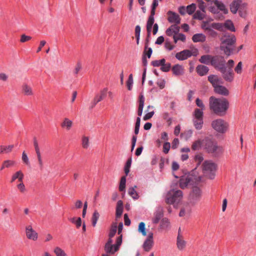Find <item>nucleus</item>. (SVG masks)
I'll list each match as a JSON object with an SVG mask.
<instances>
[{"mask_svg":"<svg viewBox=\"0 0 256 256\" xmlns=\"http://www.w3.org/2000/svg\"><path fill=\"white\" fill-rule=\"evenodd\" d=\"M36 154L37 156V158L39 166L40 168H42L43 166V162L41 156V154L40 151L36 152Z\"/></svg>","mask_w":256,"mask_h":256,"instance_id":"e2e57ef3","label":"nucleus"},{"mask_svg":"<svg viewBox=\"0 0 256 256\" xmlns=\"http://www.w3.org/2000/svg\"><path fill=\"white\" fill-rule=\"evenodd\" d=\"M214 4L218 7V11H222L224 14H227L228 13V10L226 8V6L222 2L216 0Z\"/></svg>","mask_w":256,"mask_h":256,"instance_id":"a878e982","label":"nucleus"},{"mask_svg":"<svg viewBox=\"0 0 256 256\" xmlns=\"http://www.w3.org/2000/svg\"><path fill=\"white\" fill-rule=\"evenodd\" d=\"M220 49L228 56L234 52L236 38L233 34H226L220 38Z\"/></svg>","mask_w":256,"mask_h":256,"instance_id":"f03ea898","label":"nucleus"},{"mask_svg":"<svg viewBox=\"0 0 256 256\" xmlns=\"http://www.w3.org/2000/svg\"><path fill=\"white\" fill-rule=\"evenodd\" d=\"M179 31L180 27L176 24H173L166 30V33L168 36H172L178 34Z\"/></svg>","mask_w":256,"mask_h":256,"instance_id":"f3484780","label":"nucleus"},{"mask_svg":"<svg viewBox=\"0 0 256 256\" xmlns=\"http://www.w3.org/2000/svg\"><path fill=\"white\" fill-rule=\"evenodd\" d=\"M202 146V141L198 140L193 142L192 146V148L194 150H198Z\"/></svg>","mask_w":256,"mask_h":256,"instance_id":"c03bdc74","label":"nucleus"},{"mask_svg":"<svg viewBox=\"0 0 256 256\" xmlns=\"http://www.w3.org/2000/svg\"><path fill=\"white\" fill-rule=\"evenodd\" d=\"M208 80L212 84L214 88L217 86L222 84L223 83L221 78L214 74L209 76H208Z\"/></svg>","mask_w":256,"mask_h":256,"instance_id":"2eb2a0df","label":"nucleus"},{"mask_svg":"<svg viewBox=\"0 0 256 256\" xmlns=\"http://www.w3.org/2000/svg\"><path fill=\"white\" fill-rule=\"evenodd\" d=\"M72 125L73 122L72 120L67 118H64L63 121L60 124L62 128L66 130H70L72 128Z\"/></svg>","mask_w":256,"mask_h":256,"instance_id":"5701e85b","label":"nucleus"},{"mask_svg":"<svg viewBox=\"0 0 256 256\" xmlns=\"http://www.w3.org/2000/svg\"><path fill=\"white\" fill-rule=\"evenodd\" d=\"M54 252L56 256H67L64 251L59 247H56Z\"/></svg>","mask_w":256,"mask_h":256,"instance_id":"3c124183","label":"nucleus"},{"mask_svg":"<svg viewBox=\"0 0 256 256\" xmlns=\"http://www.w3.org/2000/svg\"><path fill=\"white\" fill-rule=\"evenodd\" d=\"M194 118L203 119V112L202 110L196 108L194 112Z\"/></svg>","mask_w":256,"mask_h":256,"instance_id":"09e8293b","label":"nucleus"},{"mask_svg":"<svg viewBox=\"0 0 256 256\" xmlns=\"http://www.w3.org/2000/svg\"><path fill=\"white\" fill-rule=\"evenodd\" d=\"M14 148V145H9L8 146H0V154H8Z\"/></svg>","mask_w":256,"mask_h":256,"instance_id":"e433bc0d","label":"nucleus"},{"mask_svg":"<svg viewBox=\"0 0 256 256\" xmlns=\"http://www.w3.org/2000/svg\"><path fill=\"white\" fill-rule=\"evenodd\" d=\"M22 92L24 96H30L34 94L32 88L26 84L22 85Z\"/></svg>","mask_w":256,"mask_h":256,"instance_id":"aec40b11","label":"nucleus"},{"mask_svg":"<svg viewBox=\"0 0 256 256\" xmlns=\"http://www.w3.org/2000/svg\"><path fill=\"white\" fill-rule=\"evenodd\" d=\"M22 160L24 162V163L27 166L30 165V164L29 160H28V158L26 153L25 152H22Z\"/></svg>","mask_w":256,"mask_h":256,"instance_id":"0e129e2a","label":"nucleus"},{"mask_svg":"<svg viewBox=\"0 0 256 256\" xmlns=\"http://www.w3.org/2000/svg\"><path fill=\"white\" fill-rule=\"evenodd\" d=\"M148 47V44H145V48H144V52L143 56H146L148 58H150L151 56L152 50V48H148V50H146Z\"/></svg>","mask_w":256,"mask_h":256,"instance_id":"5fc2aeb1","label":"nucleus"},{"mask_svg":"<svg viewBox=\"0 0 256 256\" xmlns=\"http://www.w3.org/2000/svg\"><path fill=\"white\" fill-rule=\"evenodd\" d=\"M193 122L196 130L202 129L203 125V119L202 118H194Z\"/></svg>","mask_w":256,"mask_h":256,"instance_id":"4c0bfd02","label":"nucleus"},{"mask_svg":"<svg viewBox=\"0 0 256 256\" xmlns=\"http://www.w3.org/2000/svg\"><path fill=\"white\" fill-rule=\"evenodd\" d=\"M32 39V37L28 36H26L24 34H23L21 36V38L20 39V42H28Z\"/></svg>","mask_w":256,"mask_h":256,"instance_id":"774afa93","label":"nucleus"},{"mask_svg":"<svg viewBox=\"0 0 256 256\" xmlns=\"http://www.w3.org/2000/svg\"><path fill=\"white\" fill-rule=\"evenodd\" d=\"M163 216L162 208H158L156 212L154 213V216L152 218V222L154 224H158L160 221V219Z\"/></svg>","mask_w":256,"mask_h":256,"instance_id":"4be33fe9","label":"nucleus"},{"mask_svg":"<svg viewBox=\"0 0 256 256\" xmlns=\"http://www.w3.org/2000/svg\"><path fill=\"white\" fill-rule=\"evenodd\" d=\"M208 68L204 65L200 64L196 68V71L200 76L206 75L208 73Z\"/></svg>","mask_w":256,"mask_h":256,"instance_id":"b1692460","label":"nucleus"},{"mask_svg":"<svg viewBox=\"0 0 256 256\" xmlns=\"http://www.w3.org/2000/svg\"><path fill=\"white\" fill-rule=\"evenodd\" d=\"M70 220L73 224H75L76 228H78L82 225V220L81 218H72L70 219Z\"/></svg>","mask_w":256,"mask_h":256,"instance_id":"37998d69","label":"nucleus"},{"mask_svg":"<svg viewBox=\"0 0 256 256\" xmlns=\"http://www.w3.org/2000/svg\"><path fill=\"white\" fill-rule=\"evenodd\" d=\"M108 88H104L101 90L100 94H97L94 98L92 102L91 108H92L98 102L102 101L106 96Z\"/></svg>","mask_w":256,"mask_h":256,"instance_id":"ddd939ff","label":"nucleus"},{"mask_svg":"<svg viewBox=\"0 0 256 256\" xmlns=\"http://www.w3.org/2000/svg\"><path fill=\"white\" fill-rule=\"evenodd\" d=\"M144 98L142 95H140L139 98V105L138 110V114L140 116L142 114L143 108L144 106Z\"/></svg>","mask_w":256,"mask_h":256,"instance_id":"bb28decb","label":"nucleus"},{"mask_svg":"<svg viewBox=\"0 0 256 256\" xmlns=\"http://www.w3.org/2000/svg\"><path fill=\"white\" fill-rule=\"evenodd\" d=\"M202 146L206 152L214 157L220 156L224 152V148L218 145L217 142L212 138H205L202 140Z\"/></svg>","mask_w":256,"mask_h":256,"instance_id":"7ed1b4c3","label":"nucleus"},{"mask_svg":"<svg viewBox=\"0 0 256 256\" xmlns=\"http://www.w3.org/2000/svg\"><path fill=\"white\" fill-rule=\"evenodd\" d=\"M212 128L217 132L224 134L225 133L228 126L227 122L221 118H218L212 122Z\"/></svg>","mask_w":256,"mask_h":256,"instance_id":"1a4fd4ad","label":"nucleus"},{"mask_svg":"<svg viewBox=\"0 0 256 256\" xmlns=\"http://www.w3.org/2000/svg\"><path fill=\"white\" fill-rule=\"evenodd\" d=\"M228 107L229 102L226 98L210 97V108L215 114L219 116H224Z\"/></svg>","mask_w":256,"mask_h":256,"instance_id":"f257e3e1","label":"nucleus"},{"mask_svg":"<svg viewBox=\"0 0 256 256\" xmlns=\"http://www.w3.org/2000/svg\"><path fill=\"white\" fill-rule=\"evenodd\" d=\"M170 148V142H166L164 144L163 146V152L164 154H168Z\"/></svg>","mask_w":256,"mask_h":256,"instance_id":"69168bd1","label":"nucleus"},{"mask_svg":"<svg viewBox=\"0 0 256 256\" xmlns=\"http://www.w3.org/2000/svg\"><path fill=\"white\" fill-rule=\"evenodd\" d=\"M213 57L214 56L209 54L203 55L200 57L199 61L202 64L212 65Z\"/></svg>","mask_w":256,"mask_h":256,"instance_id":"393cba45","label":"nucleus"},{"mask_svg":"<svg viewBox=\"0 0 256 256\" xmlns=\"http://www.w3.org/2000/svg\"><path fill=\"white\" fill-rule=\"evenodd\" d=\"M191 212V206L188 204H186L182 208L179 213L180 216H184L186 214H189Z\"/></svg>","mask_w":256,"mask_h":256,"instance_id":"473e14b6","label":"nucleus"},{"mask_svg":"<svg viewBox=\"0 0 256 256\" xmlns=\"http://www.w3.org/2000/svg\"><path fill=\"white\" fill-rule=\"evenodd\" d=\"M117 228H118V226H117V224L116 222L112 224L110 229L109 234H108L109 237H114V236L115 235V234L116 232Z\"/></svg>","mask_w":256,"mask_h":256,"instance_id":"a18cd8bd","label":"nucleus"},{"mask_svg":"<svg viewBox=\"0 0 256 256\" xmlns=\"http://www.w3.org/2000/svg\"><path fill=\"white\" fill-rule=\"evenodd\" d=\"M220 72L222 73V76L226 81L232 82L234 80V73L232 69L227 68L226 66Z\"/></svg>","mask_w":256,"mask_h":256,"instance_id":"f8f14e48","label":"nucleus"},{"mask_svg":"<svg viewBox=\"0 0 256 256\" xmlns=\"http://www.w3.org/2000/svg\"><path fill=\"white\" fill-rule=\"evenodd\" d=\"M123 212V202L122 200H118L117 202L116 208V216L117 218L120 217Z\"/></svg>","mask_w":256,"mask_h":256,"instance_id":"c85d7f7f","label":"nucleus"},{"mask_svg":"<svg viewBox=\"0 0 256 256\" xmlns=\"http://www.w3.org/2000/svg\"><path fill=\"white\" fill-rule=\"evenodd\" d=\"M172 71L175 76H179L182 75L184 72V67L180 64H176L172 68Z\"/></svg>","mask_w":256,"mask_h":256,"instance_id":"412c9836","label":"nucleus"},{"mask_svg":"<svg viewBox=\"0 0 256 256\" xmlns=\"http://www.w3.org/2000/svg\"><path fill=\"white\" fill-rule=\"evenodd\" d=\"M208 10L214 14H218V7L216 6L215 5L212 6H209V4L208 6Z\"/></svg>","mask_w":256,"mask_h":256,"instance_id":"680f3d73","label":"nucleus"},{"mask_svg":"<svg viewBox=\"0 0 256 256\" xmlns=\"http://www.w3.org/2000/svg\"><path fill=\"white\" fill-rule=\"evenodd\" d=\"M153 244V240H146L143 244L142 246L145 251L149 252L152 249Z\"/></svg>","mask_w":256,"mask_h":256,"instance_id":"2f4dec72","label":"nucleus"},{"mask_svg":"<svg viewBox=\"0 0 256 256\" xmlns=\"http://www.w3.org/2000/svg\"><path fill=\"white\" fill-rule=\"evenodd\" d=\"M136 188V186H135L134 187L130 188L128 190V194L134 200H137L139 198L138 194L135 190V188Z\"/></svg>","mask_w":256,"mask_h":256,"instance_id":"72a5a7b5","label":"nucleus"},{"mask_svg":"<svg viewBox=\"0 0 256 256\" xmlns=\"http://www.w3.org/2000/svg\"><path fill=\"white\" fill-rule=\"evenodd\" d=\"M133 84V78H132V74H130L128 76V78L126 82V86L128 88V89L129 90H130L132 88Z\"/></svg>","mask_w":256,"mask_h":256,"instance_id":"4d7b16f0","label":"nucleus"},{"mask_svg":"<svg viewBox=\"0 0 256 256\" xmlns=\"http://www.w3.org/2000/svg\"><path fill=\"white\" fill-rule=\"evenodd\" d=\"M26 234L28 239L34 241L36 240L38 238V233L32 228L30 225L26 226Z\"/></svg>","mask_w":256,"mask_h":256,"instance_id":"4468645a","label":"nucleus"},{"mask_svg":"<svg viewBox=\"0 0 256 256\" xmlns=\"http://www.w3.org/2000/svg\"><path fill=\"white\" fill-rule=\"evenodd\" d=\"M223 25L224 26V28H226L232 32H235L234 26L231 20H226L224 24H223Z\"/></svg>","mask_w":256,"mask_h":256,"instance_id":"ea45409f","label":"nucleus"},{"mask_svg":"<svg viewBox=\"0 0 256 256\" xmlns=\"http://www.w3.org/2000/svg\"><path fill=\"white\" fill-rule=\"evenodd\" d=\"M196 9V5L194 4H192L190 5H188L186 7V12L189 14H192L194 13Z\"/></svg>","mask_w":256,"mask_h":256,"instance_id":"864d4df0","label":"nucleus"},{"mask_svg":"<svg viewBox=\"0 0 256 256\" xmlns=\"http://www.w3.org/2000/svg\"><path fill=\"white\" fill-rule=\"evenodd\" d=\"M204 175L210 179H214L217 170V165L212 160L204 161L202 166Z\"/></svg>","mask_w":256,"mask_h":256,"instance_id":"423d86ee","label":"nucleus"},{"mask_svg":"<svg viewBox=\"0 0 256 256\" xmlns=\"http://www.w3.org/2000/svg\"><path fill=\"white\" fill-rule=\"evenodd\" d=\"M230 12L233 14L238 12L240 17L245 18L248 14V5L246 2H242V0H234L230 5Z\"/></svg>","mask_w":256,"mask_h":256,"instance_id":"20e7f679","label":"nucleus"},{"mask_svg":"<svg viewBox=\"0 0 256 256\" xmlns=\"http://www.w3.org/2000/svg\"><path fill=\"white\" fill-rule=\"evenodd\" d=\"M201 180V177L196 175V170H192L188 176H184L180 180V186L182 188H185L188 186L198 184Z\"/></svg>","mask_w":256,"mask_h":256,"instance_id":"39448f33","label":"nucleus"},{"mask_svg":"<svg viewBox=\"0 0 256 256\" xmlns=\"http://www.w3.org/2000/svg\"><path fill=\"white\" fill-rule=\"evenodd\" d=\"M104 250L107 254H114L118 250H116V246L114 245H105Z\"/></svg>","mask_w":256,"mask_h":256,"instance_id":"c9c22d12","label":"nucleus"},{"mask_svg":"<svg viewBox=\"0 0 256 256\" xmlns=\"http://www.w3.org/2000/svg\"><path fill=\"white\" fill-rule=\"evenodd\" d=\"M196 2H198V7L200 10L202 12H206V6L202 0H196Z\"/></svg>","mask_w":256,"mask_h":256,"instance_id":"13d9d810","label":"nucleus"},{"mask_svg":"<svg viewBox=\"0 0 256 256\" xmlns=\"http://www.w3.org/2000/svg\"><path fill=\"white\" fill-rule=\"evenodd\" d=\"M206 36L202 34H195L192 36V40L194 42H204L206 40Z\"/></svg>","mask_w":256,"mask_h":256,"instance_id":"cd10ccee","label":"nucleus"},{"mask_svg":"<svg viewBox=\"0 0 256 256\" xmlns=\"http://www.w3.org/2000/svg\"><path fill=\"white\" fill-rule=\"evenodd\" d=\"M132 158H128L126 162V164L124 166V172L127 176L130 172V169L132 164Z\"/></svg>","mask_w":256,"mask_h":256,"instance_id":"603ef678","label":"nucleus"},{"mask_svg":"<svg viewBox=\"0 0 256 256\" xmlns=\"http://www.w3.org/2000/svg\"><path fill=\"white\" fill-rule=\"evenodd\" d=\"M211 27L212 28L217 30L220 31L223 30L224 28V26L223 25V24L222 23H212L211 24Z\"/></svg>","mask_w":256,"mask_h":256,"instance_id":"de8ad7c7","label":"nucleus"},{"mask_svg":"<svg viewBox=\"0 0 256 256\" xmlns=\"http://www.w3.org/2000/svg\"><path fill=\"white\" fill-rule=\"evenodd\" d=\"M162 118L165 120L168 124V126H170L172 123V118L170 116V114L168 112H164L162 114Z\"/></svg>","mask_w":256,"mask_h":256,"instance_id":"8fccbe9b","label":"nucleus"},{"mask_svg":"<svg viewBox=\"0 0 256 256\" xmlns=\"http://www.w3.org/2000/svg\"><path fill=\"white\" fill-rule=\"evenodd\" d=\"M214 92L220 95L227 96L229 94L228 90L224 86L220 84L214 88Z\"/></svg>","mask_w":256,"mask_h":256,"instance_id":"6ab92c4d","label":"nucleus"},{"mask_svg":"<svg viewBox=\"0 0 256 256\" xmlns=\"http://www.w3.org/2000/svg\"><path fill=\"white\" fill-rule=\"evenodd\" d=\"M202 196V191L198 186H193L188 196V204L190 206H194L198 204Z\"/></svg>","mask_w":256,"mask_h":256,"instance_id":"6e6552de","label":"nucleus"},{"mask_svg":"<svg viewBox=\"0 0 256 256\" xmlns=\"http://www.w3.org/2000/svg\"><path fill=\"white\" fill-rule=\"evenodd\" d=\"M183 198L182 192L180 190L172 189L166 194V202L168 204H178Z\"/></svg>","mask_w":256,"mask_h":256,"instance_id":"0eeeda50","label":"nucleus"},{"mask_svg":"<svg viewBox=\"0 0 256 256\" xmlns=\"http://www.w3.org/2000/svg\"><path fill=\"white\" fill-rule=\"evenodd\" d=\"M100 214L99 213L96 211H94L93 213L92 218V226L94 227H95L96 226V224L97 223V222L99 218Z\"/></svg>","mask_w":256,"mask_h":256,"instance_id":"a19ab883","label":"nucleus"},{"mask_svg":"<svg viewBox=\"0 0 256 256\" xmlns=\"http://www.w3.org/2000/svg\"><path fill=\"white\" fill-rule=\"evenodd\" d=\"M168 20L171 23H174V24L178 25L180 22V18L176 12L169 11L168 12Z\"/></svg>","mask_w":256,"mask_h":256,"instance_id":"dca6fc26","label":"nucleus"},{"mask_svg":"<svg viewBox=\"0 0 256 256\" xmlns=\"http://www.w3.org/2000/svg\"><path fill=\"white\" fill-rule=\"evenodd\" d=\"M15 164V162L12 160H4L0 168V170H3L4 168H8L14 166Z\"/></svg>","mask_w":256,"mask_h":256,"instance_id":"f704fd0d","label":"nucleus"},{"mask_svg":"<svg viewBox=\"0 0 256 256\" xmlns=\"http://www.w3.org/2000/svg\"><path fill=\"white\" fill-rule=\"evenodd\" d=\"M17 188L22 193H24L26 191L25 186L22 181L17 185Z\"/></svg>","mask_w":256,"mask_h":256,"instance_id":"338daca9","label":"nucleus"},{"mask_svg":"<svg viewBox=\"0 0 256 256\" xmlns=\"http://www.w3.org/2000/svg\"><path fill=\"white\" fill-rule=\"evenodd\" d=\"M224 57L220 56H214L212 65L219 71L226 67Z\"/></svg>","mask_w":256,"mask_h":256,"instance_id":"9b49d317","label":"nucleus"},{"mask_svg":"<svg viewBox=\"0 0 256 256\" xmlns=\"http://www.w3.org/2000/svg\"><path fill=\"white\" fill-rule=\"evenodd\" d=\"M24 177V175L22 172L21 170H18L12 175L11 182H14L16 179H18L20 182H22V181Z\"/></svg>","mask_w":256,"mask_h":256,"instance_id":"c756f323","label":"nucleus"},{"mask_svg":"<svg viewBox=\"0 0 256 256\" xmlns=\"http://www.w3.org/2000/svg\"><path fill=\"white\" fill-rule=\"evenodd\" d=\"M176 245L178 250H183L186 246V242L184 240L182 234H179L176 238Z\"/></svg>","mask_w":256,"mask_h":256,"instance_id":"a211bd4d","label":"nucleus"},{"mask_svg":"<svg viewBox=\"0 0 256 256\" xmlns=\"http://www.w3.org/2000/svg\"><path fill=\"white\" fill-rule=\"evenodd\" d=\"M162 67L160 68V70L164 72H168L170 70L171 64L170 63L168 62L166 63L164 62V64H162Z\"/></svg>","mask_w":256,"mask_h":256,"instance_id":"bf43d9fd","label":"nucleus"},{"mask_svg":"<svg viewBox=\"0 0 256 256\" xmlns=\"http://www.w3.org/2000/svg\"><path fill=\"white\" fill-rule=\"evenodd\" d=\"M138 232L140 233L143 236H146V232L144 222H140L139 224L138 227Z\"/></svg>","mask_w":256,"mask_h":256,"instance_id":"58836bf2","label":"nucleus"},{"mask_svg":"<svg viewBox=\"0 0 256 256\" xmlns=\"http://www.w3.org/2000/svg\"><path fill=\"white\" fill-rule=\"evenodd\" d=\"M82 146L83 148L86 149L89 146V139L87 136H84L82 138Z\"/></svg>","mask_w":256,"mask_h":256,"instance_id":"6e6d98bb","label":"nucleus"},{"mask_svg":"<svg viewBox=\"0 0 256 256\" xmlns=\"http://www.w3.org/2000/svg\"><path fill=\"white\" fill-rule=\"evenodd\" d=\"M160 228L164 230H168L170 228V222L166 218H164L160 222Z\"/></svg>","mask_w":256,"mask_h":256,"instance_id":"7c9ffc66","label":"nucleus"},{"mask_svg":"<svg viewBox=\"0 0 256 256\" xmlns=\"http://www.w3.org/2000/svg\"><path fill=\"white\" fill-rule=\"evenodd\" d=\"M206 12H202V10H197L194 15V18L202 20Z\"/></svg>","mask_w":256,"mask_h":256,"instance_id":"79ce46f5","label":"nucleus"},{"mask_svg":"<svg viewBox=\"0 0 256 256\" xmlns=\"http://www.w3.org/2000/svg\"><path fill=\"white\" fill-rule=\"evenodd\" d=\"M198 54V50L196 48H194L192 50H186L180 52H178L176 54V58L180 60L187 59L192 56H196Z\"/></svg>","mask_w":256,"mask_h":256,"instance_id":"9d476101","label":"nucleus"},{"mask_svg":"<svg viewBox=\"0 0 256 256\" xmlns=\"http://www.w3.org/2000/svg\"><path fill=\"white\" fill-rule=\"evenodd\" d=\"M166 62V60L164 58L161 59L160 60H154L152 62V64L154 66H162V64H164V62Z\"/></svg>","mask_w":256,"mask_h":256,"instance_id":"052dcab7","label":"nucleus"},{"mask_svg":"<svg viewBox=\"0 0 256 256\" xmlns=\"http://www.w3.org/2000/svg\"><path fill=\"white\" fill-rule=\"evenodd\" d=\"M126 176H123L121 178L120 186H119V190L121 192L124 190L126 188Z\"/></svg>","mask_w":256,"mask_h":256,"instance_id":"49530a36","label":"nucleus"}]
</instances>
